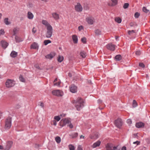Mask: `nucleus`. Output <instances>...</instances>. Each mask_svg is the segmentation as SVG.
Returning a JSON list of instances; mask_svg holds the SVG:
<instances>
[{
  "mask_svg": "<svg viewBox=\"0 0 150 150\" xmlns=\"http://www.w3.org/2000/svg\"><path fill=\"white\" fill-rule=\"evenodd\" d=\"M84 102L81 98L79 97L76 100H74L73 103L75 104V106L77 110H81L84 106Z\"/></svg>",
  "mask_w": 150,
  "mask_h": 150,
  "instance_id": "1",
  "label": "nucleus"
},
{
  "mask_svg": "<svg viewBox=\"0 0 150 150\" xmlns=\"http://www.w3.org/2000/svg\"><path fill=\"white\" fill-rule=\"evenodd\" d=\"M15 81L13 80L7 79L5 83L6 86L7 88H10L14 86Z\"/></svg>",
  "mask_w": 150,
  "mask_h": 150,
  "instance_id": "2",
  "label": "nucleus"
},
{
  "mask_svg": "<svg viewBox=\"0 0 150 150\" xmlns=\"http://www.w3.org/2000/svg\"><path fill=\"white\" fill-rule=\"evenodd\" d=\"M47 32L46 34V37L47 38H50L52 35L53 29L52 26H49L47 28Z\"/></svg>",
  "mask_w": 150,
  "mask_h": 150,
  "instance_id": "3",
  "label": "nucleus"
},
{
  "mask_svg": "<svg viewBox=\"0 0 150 150\" xmlns=\"http://www.w3.org/2000/svg\"><path fill=\"white\" fill-rule=\"evenodd\" d=\"M11 117H8L6 119L5 125V129H8L10 128L11 125Z\"/></svg>",
  "mask_w": 150,
  "mask_h": 150,
  "instance_id": "4",
  "label": "nucleus"
},
{
  "mask_svg": "<svg viewBox=\"0 0 150 150\" xmlns=\"http://www.w3.org/2000/svg\"><path fill=\"white\" fill-rule=\"evenodd\" d=\"M71 122V121L68 118L63 119H62L59 122V125L61 127H63L67 124H69Z\"/></svg>",
  "mask_w": 150,
  "mask_h": 150,
  "instance_id": "5",
  "label": "nucleus"
},
{
  "mask_svg": "<svg viewBox=\"0 0 150 150\" xmlns=\"http://www.w3.org/2000/svg\"><path fill=\"white\" fill-rule=\"evenodd\" d=\"M114 124L118 128H120L122 125V121L120 118H118L115 121Z\"/></svg>",
  "mask_w": 150,
  "mask_h": 150,
  "instance_id": "6",
  "label": "nucleus"
},
{
  "mask_svg": "<svg viewBox=\"0 0 150 150\" xmlns=\"http://www.w3.org/2000/svg\"><path fill=\"white\" fill-rule=\"evenodd\" d=\"M115 45L112 43H110L106 45L107 48L110 51H114L115 50Z\"/></svg>",
  "mask_w": 150,
  "mask_h": 150,
  "instance_id": "7",
  "label": "nucleus"
},
{
  "mask_svg": "<svg viewBox=\"0 0 150 150\" xmlns=\"http://www.w3.org/2000/svg\"><path fill=\"white\" fill-rule=\"evenodd\" d=\"M86 20L88 23L90 25L93 24L95 22V19L93 17L90 16L86 18Z\"/></svg>",
  "mask_w": 150,
  "mask_h": 150,
  "instance_id": "8",
  "label": "nucleus"
},
{
  "mask_svg": "<svg viewBox=\"0 0 150 150\" xmlns=\"http://www.w3.org/2000/svg\"><path fill=\"white\" fill-rule=\"evenodd\" d=\"M52 94L57 96H62V92L59 90L53 91H52Z\"/></svg>",
  "mask_w": 150,
  "mask_h": 150,
  "instance_id": "9",
  "label": "nucleus"
},
{
  "mask_svg": "<svg viewBox=\"0 0 150 150\" xmlns=\"http://www.w3.org/2000/svg\"><path fill=\"white\" fill-rule=\"evenodd\" d=\"M75 10L77 12H80L82 11L83 8L79 3H77V5L75 6Z\"/></svg>",
  "mask_w": 150,
  "mask_h": 150,
  "instance_id": "10",
  "label": "nucleus"
},
{
  "mask_svg": "<svg viewBox=\"0 0 150 150\" xmlns=\"http://www.w3.org/2000/svg\"><path fill=\"white\" fill-rule=\"evenodd\" d=\"M70 91L72 93H75L77 91V87L74 84H72L69 87Z\"/></svg>",
  "mask_w": 150,
  "mask_h": 150,
  "instance_id": "11",
  "label": "nucleus"
},
{
  "mask_svg": "<svg viewBox=\"0 0 150 150\" xmlns=\"http://www.w3.org/2000/svg\"><path fill=\"white\" fill-rule=\"evenodd\" d=\"M1 44L2 47L4 49L6 48V47L8 46V43L7 42H6L3 40H2L1 41Z\"/></svg>",
  "mask_w": 150,
  "mask_h": 150,
  "instance_id": "12",
  "label": "nucleus"
},
{
  "mask_svg": "<svg viewBox=\"0 0 150 150\" xmlns=\"http://www.w3.org/2000/svg\"><path fill=\"white\" fill-rule=\"evenodd\" d=\"M55 55V54L54 52H51L50 54H47L45 56L46 58L51 59Z\"/></svg>",
  "mask_w": 150,
  "mask_h": 150,
  "instance_id": "13",
  "label": "nucleus"
},
{
  "mask_svg": "<svg viewBox=\"0 0 150 150\" xmlns=\"http://www.w3.org/2000/svg\"><path fill=\"white\" fill-rule=\"evenodd\" d=\"M13 144V142L12 141H8L7 142L6 147L10 149L12 147Z\"/></svg>",
  "mask_w": 150,
  "mask_h": 150,
  "instance_id": "14",
  "label": "nucleus"
},
{
  "mask_svg": "<svg viewBox=\"0 0 150 150\" xmlns=\"http://www.w3.org/2000/svg\"><path fill=\"white\" fill-rule=\"evenodd\" d=\"M113 147L112 144H108L106 146L107 150H113Z\"/></svg>",
  "mask_w": 150,
  "mask_h": 150,
  "instance_id": "15",
  "label": "nucleus"
},
{
  "mask_svg": "<svg viewBox=\"0 0 150 150\" xmlns=\"http://www.w3.org/2000/svg\"><path fill=\"white\" fill-rule=\"evenodd\" d=\"M112 3H109L108 4V5L110 6H114L116 5L117 3V0H111Z\"/></svg>",
  "mask_w": 150,
  "mask_h": 150,
  "instance_id": "16",
  "label": "nucleus"
},
{
  "mask_svg": "<svg viewBox=\"0 0 150 150\" xmlns=\"http://www.w3.org/2000/svg\"><path fill=\"white\" fill-rule=\"evenodd\" d=\"M72 39L74 43L76 44L78 43V39L77 36L76 35H73L72 36Z\"/></svg>",
  "mask_w": 150,
  "mask_h": 150,
  "instance_id": "17",
  "label": "nucleus"
},
{
  "mask_svg": "<svg viewBox=\"0 0 150 150\" xmlns=\"http://www.w3.org/2000/svg\"><path fill=\"white\" fill-rule=\"evenodd\" d=\"M135 126L138 128H142L144 126V124L142 122H138L136 124Z\"/></svg>",
  "mask_w": 150,
  "mask_h": 150,
  "instance_id": "18",
  "label": "nucleus"
},
{
  "mask_svg": "<svg viewBox=\"0 0 150 150\" xmlns=\"http://www.w3.org/2000/svg\"><path fill=\"white\" fill-rule=\"evenodd\" d=\"M101 143V142L100 141H98L96 142L93 144L92 146V147L93 148H95L96 147L98 146H100Z\"/></svg>",
  "mask_w": 150,
  "mask_h": 150,
  "instance_id": "19",
  "label": "nucleus"
},
{
  "mask_svg": "<svg viewBox=\"0 0 150 150\" xmlns=\"http://www.w3.org/2000/svg\"><path fill=\"white\" fill-rule=\"evenodd\" d=\"M38 47V44L36 42H34L30 46L31 49H36Z\"/></svg>",
  "mask_w": 150,
  "mask_h": 150,
  "instance_id": "20",
  "label": "nucleus"
},
{
  "mask_svg": "<svg viewBox=\"0 0 150 150\" xmlns=\"http://www.w3.org/2000/svg\"><path fill=\"white\" fill-rule=\"evenodd\" d=\"M27 17L29 19H32L33 18L34 16L32 13L28 11L27 13Z\"/></svg>",
  "mask_w": 150,
  "mask_h": 150,
  "instance_id": "21",
  "label": "nucleus"
},
{
  "mask_svg": "<svg viewBox=\"0 0 150 150\" xmlns=\"http://www.w3.org/2000/svg\"><path fill=\"white\" fill-rule=\"evenodd\" d=\"M53 17L56 20H58L59 18V16L58 14L56 13H53L52 14Z\"/></svg>",
  "mask_w": 150,
  "mask_h": 150,
  "instance_id": "22",
  "label": "nucleus"
},
{
  "mask_svg": "<svg viewBox=\"0 0 150 150\" xmlns=\"http://www.w3.org/2000/svg\"><path fill=\"white\" fill-rule=\"evenodd\" d=\"M17 55V52L13 51L10 54V56L13 58L16 57Z\"/></svg>",
  "mask_w": 150,
  "mask_h": 150,
  "instance_id": "23",
  "label": "nucleus"
},
{
  "mask_svg": "<svg viewBox=\"0 0 150 150\" xmlns=\"http://www.w3.org/2000/svg\"><path fill=\"white\" fill-rule=\"evenodd\" d=\"M42 23L44 25H45L46 26H47V27H49V26H51L50 25L48 22L46 20H42Z\"/></svg>",
  "mask_w": 150,
  "mask_h": 150,
  "instance_id": "24",
  "label": "nucleus"
},
{
  "mask_svg": "<svg viewBox=\"0 0 150 150\" xmlns=\"http://www.w3.org/2000/svg\"><path fill=\"white\" fill-rule=\"evenodd\" d=\"M19 30V29L17 28H14L13 30V35L16 36V35L18 33Z\"/></svg>",
  "mask_w": 150,
  "mask_h": 150,
  "instance_id": "25",
  "label": "nucleus"
},
{
  "mask_svg": "<svg viewBox=\"0 0 150 150\" xmlns=\"http://www.w3.org/2000/svg\"><path fill=\"white\" fill-rule=\"evenodd\" d=\"M115 58L116 61H120L122 59V56L120 55H117L115 56Z\"/></svg>",
  "mask_w": 150,
  "mask_h": 150,
  "instance_id": "26",
  "label": "nucleus"
},
{
  "mask_svg": "<svg viewBox=\"0 0 150 150\" xmlns=\"http://www.w3.org/2000/svg\"><path fill=\"white\" fill-rule=\"evenodd\" d=\"M15 39L16 42H19L22 41V40L20 37L16 35L15 37Z\"/></svg>",
  "mask_w": 150,
  "mask_h": 150,
  "instance_id": "27",
  "label": "nucleus"
},
{
  "mask_svg": "<svg viewBox=\"0 0 150 150\" xmlns=\"http://www.w3.org/2000/svg\"><path fill=\"white\" fill-rule=\"evenodd\" d=\"M64 59V57L62 56H59L58 58L57 61L59 62H62Z\"/></svg>",
  "mask_w": 150,
  "mask_h": 150,
  "instance_id": "28",
  "label": "nucleus"
},
{
  "mask_svg": "<svg viewBox=\"0 0 150 150\" xmlns=\"http://www.w3.org/2000/svg\"><path fill=\"white\" fill-rule=\"evenodd\" d=\"M95 33L97 35H99L101 34V31L99 29L96 30L95 31Z\"/></svg>",
  "mask_w": 150,
  "mask_h": 150,
  "instance_id": "29",
  "label": "nucleus"
},
{
  "mask_svg": "<svg viewBox=\"0 0 150 150\" xmlns=\"http://www.w3.org/2000/svg\"><path fill=\"white\" fill-rule=\"evenodd\" d=\"M143 11L146 13H149V10L147 9L145 7H144L142 8Z\"/></svg>",
  "mask_w": 150,
  "mask_h": 150,
  "instance_id": "30",
  "label": "nucleus"
},
{
  "mask_svg": "<svg viewBox=\"0 0 150 150\" xmlns=\"http://www.w3.org/2000/svg\"><path fill=\"white\" fill-rule=\"evenodd\" d=\"M81 56L83 58H84L86 56V53L83 51L81 52H80Z\"/></svg>",
  "mask_w": 150,
  "mask_h": 150,
  "instance_id": "31",
  "label": "nucleus"
},
{
  "mask_svg": "<svg viewBox=\"0 0 150 150\" xmlns=\"http://www.w3.org/2000/svg\"><path fill=\"white\" fill-rule=\"evenodd\" d=\"M115 21L117 23H121L122 21V20L119 17H117L115 19Z\"/></svg>",
  "mask_w": 150,
  "mask_h": 150,
  "instance_id": "32",
  "label": "nucleus"
},
{
  "mask_svg": "<svg viewBox=\"0 0 150 150\" xmlns=\"http://www.w3.org/2000/svg\"><path fill=\"white\" fill-rule=\"evenodd\" d=\"M55 140L57 143H59L61 142V138L57 136L55 138Z\"/></svg>",
  "mask_w": 150,
  "mask_h": 150,
  "instance_id": "33",
  "label": "nucleus"
},
{
  "mask_svg": "<svg viewBox=\"0 0 150 150\" xmlns=\"http://www.w3.org/2000/svg\"><path fill=\"white\" fill-rule=\"evenodd\" d=\"M78 135V133L77 132H75L73 133L72 134L70 135L72 137V138H74L77 137Z\"/></svg>",
  "mask_w": 150,
  "mask_h": 150,
  "instance_id": "34",
  "label": "nucleus"
},
{
  "mask_svg": "<svg viewBox=\"0 0 150 150\" xmlns=\"http://www.w3.org/2000/svg\"><path fill=\"white\" fill-rule=\"evenodd\" d=\"M4 22L5 23V24L6 25H9L11 23L10 22L8 21V18H5L4 19Z\"/></svg>",
  "mask_w": 150,
  "mask_h": 150,
  "instance_id": "35",
  "label": "nucleus"
},
{
  "mask_svg": "<svg viewBox=\"0 0 150 150\" xmlns=\"http://www.w3.org/2000/svg\"><path fill=\"white\" fill-rule=\"evenodd\" d=\"M51 41L50 40H45L44 41V43L45 45H47L48 44L51 43Z\"/></svg>",
  "mask_w": 150,
  "mask_h": 150,
  "instance_id": "36",
  "label": "nucleus"
},
{
  "mask_svg": "<svg viewBox=\"0 0 150 150\" xmlns=\"http://www.w3.org/2000/svg\"><path fill=\"white\" fill-rule=\"evenodd\" d=\"M81 41L83 43L86 44V39L85 37L82 38L81 40Z\"/></svg>",
  "mask_w": 150,
  "mask_h": 150,
  "instance_id": "37",
  "label": "nucleus"
},
{
  "mask_svg": "<svg viewBox=\"0 0 150 150\" xmlns=\"http://www.w3.org/2000/svg\"><path fill=\"white\" fill-rule=\"evenodd\" d=\"M19 79L21 81V82H25V80L24 79V78H23V76L21 75L20 76Z\"/></svg>",
  "mask_w": 150,
  "mask_h": 150,
  "instance_id": "38",
  "label": "nucleus"
},
{
  "mask_svg": "<svg viewBox=\"0 0 150 150\" xmlns=\"http://www.w3.org/2000/svg\"><path fill=\"white\" fill-rule=\"evenodd\" d=\"M61 118L59 116H55L54 117V119L56 121H59L60 120Z\"/></svg>",
  "mask_w": 150,
  "mask_h": 150,
  "instance_id": "39",
  "label": "nucleus"
},
{
  "mask_svg": "<svg viewBox=\"0 0 150 150\" xmlns=\"http://www.w3.org/2000/svg\"><path fill=\"white\" fill-rule=\"evenodd\" d=\"M133 107H135L137 105V103L135 100H134L133 101Z\"/></svg>",
  "mask_w": 150,
  "mask_h": 150,
  "instance_id": "40",
  "label": "nucleus"
},
{
  "mask_svg": "<svg viewBox=\"0 0 150 150\" xmlns=\"http://www.w3.org/2000/svg\"><path fill=\"white\" fill-rule=\"evenodd\" d=\"M83 8L84 9L86 10H88L89 8L88 5L86 4H84L83 6Z\"/></svg>",
  "mask_w": 150,
  "mask_h": 150,
  "instance_id": "41",
  "label": "nucleus"
},
{
  "mask_svg": "<svg viewBox=\"0 0 150 150\" xmlns=\"http://www.w3.org/2000/svg\"><path fill=\"white\" fill-rule=\"evenodd\" d=\"M69 147L70 150H74L75 149L74 146L71 144L69 145Z\"/></svg>",
  "mask_w": 150,
  "mask_h": 150,
  "instance_id": "42",
  "label": "nucleus"
},
{
  "mask_svg": "<svg viewBox=\"0 0 150 150\" xmlns=\"http://www.w3.org/2000/svg\"><path fill=\"white\" fill-rule=\"evenodd\" d=\"M140 15V13L138 12H136L134 14V17L136 18H138Z\"/></svg>",
  "mask_w": 150,
  "mask_h": 150,
  "instance_id": "43",
  "label": "nucleus"
},
{
  "mask_svg": "<svg viewBox=\"0 0 150 150\" xmlns=\"http://www.w3.org/2000/svg\"><path fill=\"white\" fill-rule=\"evenodd\" d=\"M129 6V4L128 3H125L124 4L123 7L124 9L127 8Z\"/></svg>",
  "mask_w": 150,
  "mask_h": 150,
  "instance_id": "44",
  "label": "nucleus"
},
{
  "mask_svg": "<svg viewBox=\"0 0 150 150\" xmlns=\"http://www.w3.org/2000/svg\"><path fill=\"white\" fill-rule=\"evenodd\" d=\"M51 124L52 125H53L54 126H56L57 125L56 121L55 120H54L51 122Z\"/></svg>",
  "mask_w": 150,
  "mask_h": 150,
  "instance_id": "45",
  "label": "nucleus"
},
{
  "mask_svg": "<svg viewBox=\"0 0 150 150\" xmlns=\"http://www.w3.org/2000/svg\"><path fill=\"white\" fill-rule=\"evenodd\" d=\"M139 67L144 68L145 67L144 64L142 63H139Z\"/></svg>",
  "mask_w": 150,
  "mask_h": 150,
  "instance_id": "46",
  "label": "nucleus"
},
{
  "mask_svg": "<svg viewBox=\"0 0 150 150\" xmlns=\"http://www.w3.org/2000/svg\"><path fill=\"white\" fill-rule=\"evenodd\" d=\"M135 33V31L133 30H129L128 31V34L129 35H131L132 33Z\"/></svg>",
  "mask_w": 150,
  "mask_h": 150,
  "instance_id": "47",
  "label": "nucleus"
},
{
  "mask_svg": "<svg viewBox=\"0 0 150 150\" xmlns=\"http://www.w3.org/2000/svg\"><path fill=\"white\" fill-rule=\"evenodd\" d=\"M113 150H120V148L118 147V146H113Z\"/></svg>",
  "mask_w": 150,
  "mask_h": 150,
  "instance_id": "48",
  "label": "nucleus"
},
{
  "mask_svg": "<svg viewBox=\"0 0 150 150\" xmlns=\"http://www.w3.org/2000/svg\"><path fill=\"white\" fill-rule=\"evenodd\" d=\"M127 122L129 124H131L132 123V120L130 119H128L127 120Z\"/></svg>",
  "mask_w": 150,
  "mask_h": 150,
  "instance_id": "49",
  "label": "nucleus"
},
{
  "mask_svg": "<svg viewBox=\"0 0 150 150\" xmlns=\"http://www.w3.org/2000/svg\"><path fill=\"white\" fill-rule=\"evenodd\" d=\"M5 33L3 29H1L0 30V35H4Z\"/></svg>",
  "mask_w": 150,
  "mask_h": 150,
  "instance_id": "50",
  "label": "nucleus"
},
{
  "mask_svg": "<svg viewBox=\"0 0 150 150\" xmlns=\"http://www.w3.org/2000/svg\"><path fill=\"white\" fill-rule=\"evenodd\" d=\"M135 54L137 55H139L141 54V52L139 51H137L136 52Z\"/></svg>",
  "mask_w": 150,
  "mask_h": 150,
  "instance_id": "51",
  "label": "nucleus"
},
{
  "mask_svg": "<svg viewBox=\"0 0 150 150\" xmlns=\"http://www.w3.org/2000/svg\"><path fill=\"white\" fill-rule=\"evenodd\" d=\"M140 143V142L139 141H137L136 142H133V144H137V145H138Z\"/></svg>",
  "mask_w": 150,
  "mask_h": 150,
  "instance_id": "52",
  "label": "nucleus"
},
{
  "mask_svg": "<svg viewBox=\"0 0 150 150\" xmlns=\"http://www.w3.org/2000/svg\"><path fill=\"white\" fill-rule=\"evenodd\" d=\"M28 6L29 8H32L33 6V4H29L28 5Z\"/></svg>",
  "mask_w": 150,
  "mask_h": 150,
  "instance_id": "53",
  "label": "nucleus"
},
{
  "mask_svg": "<svg viewBox=\"0 0 150 150\" xmlns=\"http://www.w3.org/2000/svg\"><path fill=\"white\" fill-rule=\"evenodd\" d=\"M90 138L91 139H95L97 138H98V137H95L94 136H90Z\"/></svg>",
  "mask_w": 150,
  "mask_h": 150,
  "instance_id": "54",
  "label": "nucleus"
},
{
  "mask_svg": "<svg viewBox=\"0 0 150 150\" xmlns=\"http://www.w3.org/2000/svg\"><path fill=\"white\" fill-rule=\"evenodd\" d=\"M78 150H82L81 146V145L78 146L77 148Z\"/></svg>",
  "mask_w": 150,
  "mask_h": 150,
  "instance_id": "55",
  "label": "nucleus"
},
{
  "mask_svg": "<svg viewBox=\"0 0 150 150\" xmlns=\"http://www.w3.org/2000/svg\"><path fill=\"white\" fill-rule=\"evenodd\" d=\"M36 29H35V28L34 27L33 29V30H32V32L33 33H36Z\"/></svg>",
  "mask_w": 150,
  "mask_h": 150,
  "instance_id": "56",
  "label": "nucleus"
},
{
  "mask_svg": "<svg viewBox=\"0 0 150 150\" xmlns=\"http://www.w3.org/2000/svg\"><path fill=\"white\" fill-rule=\"evenodd\" d=\"M82 29H83V27L82 25H80L78 27V29L79 31L81 30Z\"/></svg>",
  "mask_w": 150,
  "mask_h": 150,
  "instance_id": "57",
  "label": "nucleus"
},
{
  "mask_svg": "<svg viewBox=\"0 0 150 150\" xmlns=\"http://www.w3.org/2000/svg\"><path fill=\"white\" fill-rule=\"evenodd\" d=\"M70 123V124L68 126H69V127L70 128H72L73 127V125Z\"/></svg>",
  "mask_w": 150,
  "mask_h": 150,
  "instance_id": "58",
  "label": "nucleus"
},
{
  "mask_svg": "<svg viewBox=\"0 0 150 150\" xmlns=\"http://www.w3.org/2000/svg\"><path fill=\"white\" fill-rule=\"evenodd\" d=\"M61 83L60 82H58L57 83H56L54 84V85H57V86H59Z\"/></svg>",
  "mask_w": 150,
  "mask_h": 150,
  "instance_id": "59",
  "label": "nucleus"
},
{
  "mask_svg": "<svg viewBox=\"0 0 150 150\" xmlns=\"http://www.w3.org/2000/svg\"><path fill=\"white\" fill-rule=\"evenodd\" d=\"M40 106L42 108H43L44 107V104L42 102H40Z\"/></svg>",
  "mask_w": 150,
  "mask_h": 150,
  "instance_id": "60",
  "label": "nucleus"
},
{
  "mask_svg": "<svg viewBox=\"0 0 150 150\" xmlns=\"http://www.w3.org/2000/svg\"><path fill=\"white\" fill-rule=\"evenodd\" d=\"M35 68H36L37 69H40V67H39V66L38 65H36L35 66Z\"/></svg>",
  "mask_w": 150,
  "mask_h": 150,
  "instance_id": "61",
  "label": "nucleus"
},
{
  "mask_svg": "<svg viewBox=\"0 0 150 150\" xmlns=\"http://www.w3.org/2000/svg\"><path fill=\"white\" fill-rule=\"evenodd\" d=\"M134 23L132 22H131L130 23V26L131 27H132V26H134Z\"/></svg>",
  "mask_w": 150,
  "mask_h": 150,
  "instance_id": "62",
  "label": "nucleus"
},
{
  "mask_svg": "<svg viewBox=\"0 0 150 150\" xmlns=\"http://www.w3.org/2000/svg\"><path fill=\"white\" fill-rule=\"evenodd\" d=\"M122 150H126V148L125 146H123L122 149Z\"/></svg>",
  "mask_w": 150,
  "mask_h": 150,
  "instance_id": "63",
  "label": "nucleus"
},
{
  "mask_svg": "<svg viewBox=\"0 0 150 150\" xmlns=\"http://www.w3.org/2000/svg\"><path fill=\"white\" fill-rule=\"evenodd\" d=\"M21 107V106L20 105H16V108L18 109L19 108H20Z\"/></svg>",
  "mask_w": 150,
  "mask_h": 150,
  "instance_id": "64",
  "label": "nucleus"
}]
</instances>
